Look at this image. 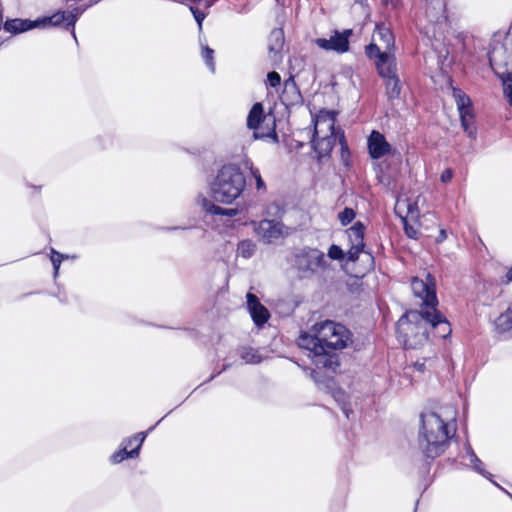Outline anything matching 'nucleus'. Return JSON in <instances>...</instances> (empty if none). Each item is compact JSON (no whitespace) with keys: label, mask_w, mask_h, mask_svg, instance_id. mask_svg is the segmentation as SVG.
<instances>
[{"label":"nucleus","mask_w":512,"mask_h":512,"mask_svg":"<svg viewBox=\"0 0 512 512\" xmlns=\"http://www.w3.org/2000/svg\"><path fill=\"white\" fill-rule=\"evenodd\" d=\"M352 343V333L343 324L325 320L315 323L310 332H303L298 338L299 347L310 352L309 357L317 369L336 372L339 356L332 353Z\"/></svg>","instance_id":"obj_1"},{"label":"nucleus","mask_w":512,"mask_h":512,"mask_svg":"<svg viewBox=\"0 0 512 512\" xmlns=\"http://www.w3.org/2000/svg\"><path fill=\"white\" fill-rule=\"evenodd\" d=\"M421 422L419 448L427 458L434 459L444 453L454 430L435 412L422 413Z\"/></svg>","instance_id":"obj_2"},{"label":"nucleus","mask_w":512,"mask_h":512,"mask_svg":"<svg viewBox=\"0 0 512 512\" xmlns=\"http://www.w3.org/2000/svg\"><path fill=\"white\" fill-rule=\"evenodd\" d=\"M398 340L405 348H417L424 344L429 334V321L426 310L409 311L396 324Z\"/></svg>","instance_id":"obj_3"},{"label":"nucleus","mask_w":512,"mask_h":512,"mask_svg":"<svg viewBox=\"0 0 512 512\" xmlns=\"http://www.w3.org/2000/svg\"><path fill=\"white\" fill-rule=\"evenodd\" d=\"M489 63L495 75L501 80L503 93L512 106V40H493L489 51Z\"/></svg>","instance_id":"obj_4"},{"label":"nucleus","mask_w":512,"mask_h":512,"mask_svg":"<svg viewBox=\"0 0 512 512\" xmlns=\"http://www.w3.org/2000/svg\"><path fill=\"white\" fill-rule=\"evenodd\" d=\"M246 179L236 165L223 166L211 185L212 196L215 201L231 204L243 192Z\"/></svg>","instance_id":"obj_5"},{"label":"nucleus","mask_w":512,"mask_h":512,"mask_svg":"<svg viewBox=\"0 0 512 512\" xmlns=\"http://www.w3.org/2000/svg\"><path fill=\"white\" fill-rule=\"evenodd\" d=\"M335 117L331 112H321L315 119L312 146L319 154L332 150L334 138Z\"/></svg>","instance_id":"obj_6"},{"label":"nucleus","mask_w":512,"mask_h":512,"mask_svg":"<svg viewBox=\"0 0 512 512\" xmlns=\"http://www.w3.org/2000/svg\"><path fill=\"white\" fill-rule=\"evenodd\" d=\"M411 289L413 294L422 301L421 310L436 308L438 300L436 297L435 279L431 274H427L425 280L414 277L411 281Z\"/></svg>","instance_id":"obj_7"},{"label":"nucleus","mask_w":512,"mask_h":512,"mask_svg":"<svg viewBox=\"0 0 512 512\" xmlns=\"http://www.w3.org/2000/svg\"><path fill=\"white\" fill-rule=\"evenodd\" d=\"M327 262L323 252L317 249H303L295 255V266L303 275H312L319 269H325Z\"/></svg>","instance_id":"obj_8"},{"label":"nucleus","mask_w":512,"mask_h":512,"mask_svg":"<svg viewBox=\"0 0 512 512\" xmlns=\"http://www.w3.org/2000/svg\"><path fill=\"white\" fill-rule=\"evenodd\" d=\"M352 35V29H345L342 32L335 30L329 39L317 38L315 40V44L323 50L343 54L349 51V38Z\"/></svg>","instance_id":"obj_9"},{"label":"nucleus","mask_w":512,"mask_h":512,"mask_svg":"<svg viewBox=\"0 0 512 512\" xmlns=\"http://www.w3.org/2000/svg\"><path fill=\"white\" fill-rule=\"evenodd\" d=\"M454 96L460 113L461 125L465 133H467L469 137L473 138L476 134V128L474 126V115L471 110L470 98L460 90L454 91Z\"/></svg>","instance_id":"obj_10"},{"label":"nucleus","mask_w":512,"mask_h":512,"mask_svg":"<svg viewBox=\"0 0 512 512\" xmlns=\"http://www.w3.org/2000/svg\"><path fill=\"white\" fill-rule=\"evenodd\" d=\"M347 236L350 242V249L347 252L349 261H356L359 254L363 251L365 226L361 222H356L352 227L347 229Z\"/></svg>","instance_id":"obj_11"},{"label":"nucleus","mask_w":512,"mask_h":512,"mask_svg":"<svg viewBox=\"0 0 512 512\" xmlns=\"http://www.w3.org/2000/svg\"><path fill=\"white\" fill-rule=\"evenodd\" d=\"M256 232L263 241L271 243L283 236L284 225L275 220L265 219L259 222Z\"/></svg>","instance_id":"obj_12"},{"label":"nucleus","mask_w":512,"mask_h":512,"mask_svg":"<svg viewBox=\"0 0 512 512\" xmlns=\"http://www.w3.org/2000/svg\"><path fill=\"white\" fill-rule=\"evenodd\" d=\"M368 149L373 159H379L390 153L391 146L383 134L374 130L368 138Z\"/></svg>","instance_id":"obj_13"},{"label":"nucleus","mask_w":512,"mask_h":512,"mask_svg":"<svg viewBox=\"0 0 512 512\" xmlns=\"http://www.w3.org/2000/svg\"><path fill=\"white\" fill-rule=\"evenodd\" d=\"M246 298L247 307L254 323L257 326H262L270 317L268 309L260 303L256 295L247 293Z\"/></svg>","instance_id":"obj_14"},{"label":"nucleus","mask_w":512,"mask_h":512,"mask_svg":"<svg viewBox=\"0 0 512 512\" xmlns=\"http://www.w3.org/2000/svg\"><path fill=\"white\" fill-rule=\"evenodd\" d=\"M284 45V34L281 29L271 31L268 38V54L272 64L276 65L282 61V48Z\"/></svg>","instance_id":"obj_15"},{"label":"nucleus","mask_w":512,"mask_h":512,"mask_svg":"<svg viewBox=\"0 0 512 512\" xmlns=\"http://www.w3.org/2000/svg\"><path fill=\"white\" fill-rule=\"evenodd\" d=\"M426 317H428L429 329H435L438 337L446 338L451 334L449 322L436 308L426 310Z\"/></svg>","instance_id":"obj_16"},{"label":"nucleus","mask_w":512,"mask_h":512,"mask_svg":"<svg viewBox=\"0 0 512 512\" xmlns=\"http://www.w3.org/2000/svg\"><path fill=\"white\" fill-rule=\"evenodd\" d=\"M37 21H40V27L58 26L62 23H66L67 26H74L76 16L71 12L58 11L49 17H43Z\"/></svg>","instance_id":"obj_17"},{"label":"nucleus","mask_w":512,"mask_h":512,"mask_svg":"<svg viewBox=\"0 0 512 512\" xmlns=\"http://www.w3.org/2000/svg\"><path fill=\"white\" fill-rule=\"evenodd\" d=\"M375 66L379 76L383 79L398 75L395 57L392 54L383 56L382 59L375 61Z\"/></svg>","instance_id":"obj_18"},{"label":"nucleus","mask_w":512,"mask_h":512,"mask_svg":"<svg viewBox=\"0 0 512 512\" xmlns=\"http://www.w3.org/2000/svg\"><path fill=\"white\" fill-rule=\"evenodd\" d=\"M144 439H145V435L143 433H139L138 435L134 436L132 439H129V441H128L129 445H132V441H138L139 442L138 445H136V447L134 449H132L131 451H128L127 447H124L123 449L119 450L118 452H115L111 456L112 462L120 463L124 459L137 457L139 454V449H140Z\"/></svg>","instance_id":"obj_19"},{"label":"nucleus","mask_w":512,"mask_h":512,"mask_svg":"<svg viewBox=\"0 0 512 512\" xmlns=\"http://www.w3.org/2000/svg\"><path fill=\"white\" fill-rule=\"evenodd\" d=\"M395 212L401 220H407L408 217L411 219L418 217L417 204L409 199L398 198L395 204Z\"/></svg>","instance_id":"obj_20"},{"label":"nucleus","mask_w":512,"mask_h":512,"mask_svg":"<svg viewBox=\"0 0 512 512\" xmlns=\"http://www.w3.org/2000/svg\"><path fill=\"white\" fill-rule=\"evenodd\" d=\"M36 27H40V21L12 19L6 21L4 24V29L14 34L22 33Z\"/></svg>","instance_id":"obj_21"},{"label":"nucleus","mask_w":512,"mask_h":512,"mask_svg":"<svg viewBox=\"0 0 512 512\" xmlns=\"http://www.w3.org/2000/svg\"><path fill=\"white\" fill-rule=\"evenodd\" d=\"M373 41L380 42L385 50H390L394 46V36L391 30L384 25H377L373 34Z\"/></svg>","instance_id":"obj_22"},{"label":"nucleus","mask_w":512,"mask_h":512,"mask_svg":"<svg viewBox=\"0 0 512 512\" xmlns=\"http://www.w3.org/2000/svg\"><path fill=\"white\" fill-rule=\"evenodd\" d=\"M266 121L264 116L263 106L261 103H255L247 117V126L249 129L256 130L259 128L260 123Z\"/></svg>","instance_id":"obj_23"},{"label":"nucleus","mask_w":512,"mask_h":512,"mask_svg":"<svg viewBox=\"0 0 512 512\" xmlns=\"http://www.w3.org/2000/svg\"><path fill=\"white\" fill-rule=\"evenodd\" d=\"M283 99L290 104L297 103L301 100V94L300 91L296 85L295 80L290 77L287 79L284 83V90H283Z\"/></svg>","instance_id":"obj_24"},{"label":"nucleus","mask_w":512,"mask_h":512,"mask_svg":"<svg viewBox=\"0 0 512 512\" xmlns=\"http://www.w3.org/2000/svg\"><path fill=\"white\" fill-rule=\"evenodd\" d=\"M202 207L206 212H208L212 215H224V216H228V217H234L238 214L237 209L221 208L207 199L202 200Z\"/></svg>","instance_id":"obj_25"},{"label":"nucleus","mask_w":512,"mask_h":512,"mask_svg":"<svg viewBox=\"0 0 512 512\" xmlns=\"http://www.w3.org/2000/svg\"><path fill=\"white\" fill-rule=\"evenodd\" d=\"M495 326L500 333L512 329V305L496 319Z\"/></svg>","instance_id":"obj_26"},{"label":"nucleus","mask_w":512,"mask_h":512,"mask_svg":"<svg viewBox=\"0 0 512 512\" xmlns=\"http://www.w3.org/2000/svg\"><path fill=\"white\" fill-rule=\"evenodd\" d=\"M386 94L389 99H396L400 96L401 85L398 75L384 79Z\"/></svg>","instance_id":"obj_27"},{"label":"nucleus","mask_w":512,"mask_h":512,"mask_svg":"<svg viewBox=\"0 0 512 512\" xmlns=\"http://www.w3.org/2000/svg\"><path fill=\"white\" fill-rule=\"evenodd\" d=\"M240 357L249 364L259 363L261 361V357L258 354L257 350L251 347H243L239 350Z\"/></svg>","instance_id":"obj_28"},{"label":"nucleus","mask_w":512,"mask_h":512,"mask_svg":"<svg viewBox=\"0 0 512 512\" xmlns=\"http://www.w3.org/2000/svg\"><path fill=\"white\" fill-rule=\"evenodd\" d=\"M256 250V244L251 240H243L238 244L237 252L243 258H250Z\"/></svg>","instance_id":"obj_29"},{"label":"nucleus","mask_w":512,"mask_h":512,"mask_svg":"<svg viewBox=\"0 0 512 512\" xmlns=\"http://www.w3.org/2000/svg\"><path fill=\"white\" fill-rule=\"evenodd\" d=\"M365 53L368 58L380 60L383 56H387L389 53L387 51H381V48L377 45L376 42L370 43L366 46Z\"/></svg>","instance_id":"obj_30"},{"label":"nucleus","mask_w":512,"mask_h":512,"mask_svg":"<svg viewBox=\"0 0 512 512\" xmlns=\"http://www.w3.org/2000/svg\"><path fill=\"white\" fill-rule=\"evenodd\" d=\"M355 211L351 208H345L338 214V218L343 226L348 225L355 218Z\"/></svg>","instance_id":"obj_31"},{"label":"nucleus","mask_w":512,"mask_h":512,"mask_svg":"<svg viewBox=\"0 0 512 512\" xmlns=\"http://www.w3.org/2000/svg\"><path fill=\"white\" fill-rule=\"evenodd\" d=\"M213 54H214V51L211 48H209L208 46H205L202 50V56H203L206 64L214 72L215 65H214V61H213Z\"/></svg>","instance_id":"obj_32"},{"label":"nucleus","mask_w":512,"mask_h":512,"mask_svg":"<svg viewBox=\"0 0 512 512\" xmlns=\"http://www.w3.org/2000/svg\"><path fill=\"white\" fill-rule=\"evenodd\" d=\"M343 250L337 245H331L328 250V257L333 260H343L344 259Z\"/></svg>","instance_id":"obj_33"},{"label":"nucleus","mask_w":512,"mask_h":512,"mask_svg":"<svg viewBox=\"0 0 512 512\" xmlns=\"http://www.w3.org/2000/svg\"><path fill=\"white\" fill-rule=\"evenodd\" d=\"M190 11L192 12L196 22L198 23L199 29H202V22L204 21L206 14L202 11H200L195 6H190Z\"/></svg>","instance_id":"obj_34"},{"label":"nucleus","mask_w":512,"mask_h":512,"mask_svg":"<svg viewBox=\"0 0 512 512\" xmlns=\"http://www.w3.org/2000/svg\"><path fill=\"white\" fill-rule=\"evenodd\" d=\"M251 174L256 181V188L258 190L265 189V183L260 175V171L257 168H251Z\"/></svg>","instance_id":"obj_35"},{"label":"nucleus","mask_w":512,"mask_h":512,"mask_svg":"<svg viewBox=\"0 0 512 512\" xmlns=\"http://www.w3.org/2000/svg\"><path fill=\"white\" fill-rule=\"evenodd\" d=\"M267 79L271 87H277L281 83V76L275 71L269 72Z\"/></svg>","instance_id":"obj_36"},{"label":"nucleus","mask_w":512,"mask_h":512,"mask_svg":"<svg viewBox=\"0 0 512 512\" xmlns=\"http://www.w3.org/2000/svg\"><path fill=\"white\" fill-rule=\"evenodd\" d=\"M403 222V225H404V230H405V233L408 237L410 238H417L418 236V231L412 226V225H409L407 220H402Z\"/></svg>","instance_id":"obj_37"},{"label":"nucleus","mask_w":512,"mask_h":512,"mask_svg":"<svg viewBox=\"0 0 512 512\" xmlns=\"http://www.w3.org/2000/svg\"><path fill=\"white\" fill-rule=\"evenodd\" d=\"M427 4L431 5L434 9L439 11H445L446 2L445 0H424Z\"/></svg>","instance_id":"obj_38"},{"label":"nucleus","mask_w":512,"mask_h":512,"mask_svg":"<svg viewBox=\"0 0 512 512\" xmlns=\"http://www.w3.org/2000/svg\"><path fill=\"white\" fill-rule=\"evenodd\" d=\"M52 253H53V255L51 257V261L54 266L55 273H57L64 256L54 250H52Z\"/></svg>","instance_id":"obj_39"},{"label":"nucleus","mask_w":512,"mask_h":512,"mask_svg":"<svg viewBox=\"0 0 512 512\" xmlns=\"http://www.w3.org/2000/svg\"><path fill=\"white\" fill-rule=\"evenodd\" d=\"M469 453H470V457H471V463H473L474 468L477 471H479L480 473H483V471L481 469V465H482L481 460L477 458V456L471 449H470Z\"/></svg>","instance_id":"obj_40"},{"label":"nucleus","mask_w":512,"mask_h":512,"mask_svg":"<svg viewBox=\"0 0 512 512\" xmlns=\"http://www.w3.org/2000/svg\"><path fill=\"white\" fill-rule=\"evenodd\" d=\"M453 177V171L451 169H445L441 174V181L447 183L451 181Z\"/></svg>","instance_id":"obj_41"},{"label":"nucleus","mask_w":512,"mask_h":512,"mask_svg":"<svg viewBox=\"0 0 512 512\" xmlns=\"http://www.w3.org/2000/svg\"><path fill=\"white\" fill-rule=\"evenodd\" d=\"M255 137L258 138V137H271L274 142H278V135L277 133L275 132L274 129H272L270 132L268 133H262L261 135H259L258 133H255Z\"/></svg>","instance_id":"obj_42"},{"label":"nucleus","mask_w":512,"mask_h":512,"mask_svg":"<svg viewBox=\"0 0 512 512\" xmlns=\"http://www.w3.org/2000/svg\"><path fill=\"white\" fill-rule=\"evenodd\" d=\"M414 367L421 373H423L426 370V361H416L414 363Z\"/></svg>","instance_id":"obj_43"},{"label":"nucleus","mask_w":512,"mask_h":512,"mask_svg":"<svg viewBox=\"0 0 512 512\" xmlns=\"http://www.w3.org/2000/svg\"><path fill=\"white\" fill-rule=\"evenodd\" d=\"M447 238V233L444 229H441L439 232L438 237L436 238L437 242H442Z\"/></svg>","instance_id":"obj_44"},{"label":"nucleus","mask_w":512,"mask_h":512,"mask_svg":"<svg viewBox=\"0 0 512 512\" xmlns=\"http://www.w3.org/2000/svg\"><path fill=\"white\" fill-rule=\"evenodd\" d=\"M507 281H512V267L508 270L506 274Z\"/></svg>","instance_id":"obj_45"},{"label":"nucleus","mask_w":512,"mask_h":512,"mask_svg":"<svg viewBox=\"0 0 512 512\" xmlns=\"http://www.w3.org/2000/svg\"><path fill=\"white\" fill-rule=\"evenodd\" d=\"M316 374H317V372H316L315 370H313V371L311 372V376H312L315 380H316Z\"/></svg>","instance_id":"obj_46"},{"label":"nucleus","mask_w":512,"mask_h":512,"mask_svg":"<svg viewBox=\"0 0 512 512\" xmlns=\"http://www.w3.org/2000/svg\"><path fill=\"white\" fill-rule=\"evenodd\" d=\"M344 413L346 414V417H349L348 411L346 409H343Z\"/></svg>","instance_id":"obj_47"},{"label":"nucleus","mask_w":512,"mask_h":512,"mask_svg":"<svg viewBox=\"0 0 512 512\" xmlns=\"http://www.w3.org/2000/svg\"><path fill=\"white\" fill-rule=\"evenodd\" d=\"M337 394H338L339 396H341V397H344V393H342V392H338Z\"/></svg>","instance_id":"obj_48"},{"label":"nucleus","mask_w":512,"mask_h":512,"mask_svg":"<svg viewBox=\"0 0 512 512\" xmlns=\"http://www.w3.org/2000/svg\"><path fill=\"white\" fill-rule=\"evenodd\" d=\"M136 443L138 444L139 442H138V441H136ZM132 445H135V441H132Z\"/></svg>","instance_id":"obj_49"}]
</instances>
